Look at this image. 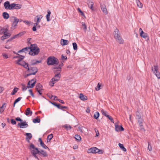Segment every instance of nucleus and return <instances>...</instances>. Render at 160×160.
<instances>
[{"label":"nucleus","mask_w":160,"mask_h":160,"mask_svg":"<svg viewBox=\"0 0 160 160\" xmlns=\"http://www.w3.org/2000/svg\"><path fill=\"white\" fill-rule=\"evenodd\" d=\"M29 49L30 50V51L29 52L28 54L32 56L37 55L39 53L40 50V49L36 44H31V46L29 47Z\"/></svg>","instance_id":"nucleus-2"},{"label":"nucleus","mask_w":160,"mask_h":160,"mask_svg":"<svg viewBox=\"0 0 160 160\" xmlns=\"http://www.w3.org/2000/svg\"><path fill=\"white\" fill-rule=\"evenodd\" d=\"M68 107H67L66 106H61L60 105V108H59V109H61L62 110H63V108L68 109Z\"/></svg>","instance_id":"nucleus-62"},{"label":"nucleus","mask_w":160,"mask_h":160,"mask_svg":"<svg viewBox=\"0 0 160 160\" xmlns=\"http://www.w3.org/2000/svg\"><path fill=\"white\" fill-rule=\"evenodd\" d=\"M53 138V135L52 134H50L49 135H48L47 138V142H50L51 139L52 138Z\"/></svg>","instance_id":"nucleus-40"},{"label":"nucleus","mask_w":160,"mask_h":160,"mask_svg":"<svg viewBox=\"0 0 160 160\" xmlns=\"http://www.w3.org/2000/svg\"><path fill=\"white\" fill-rule=\"evenodd\" d=\"M158 65H154V68L152 67V70L158 79H160V73L158 71Z\"/></svg>","instance_id":"nucleus-8"},{"label":"nucleus","mask_w":160,"mask_h":160,"mask_svg":"<svg viewBox=\"0 0 160 160\" xmlns=\"http://www.w3.org/2000/svg\"><path fill=\"white\" fill-rule=\"evenodd\" d=\"M74 138L76 140L78 141H80L81 139L80 136L78 134H76L75 135Z\"/></svg>","instance_id":"nucleus-41"},{"label":"nucleus","mask_w":160,"mask_h":160,"mask_svg":"<svg viewBox=\"0 0 160 160\" xmlns=\"http://www.w3.org/2000/svg\"><path fill=\"white\" fill-rule=\"evenodd\" d=\"M79 98L82 100L85 101L88 98L87 96L84 95L82 93H80L79 95Z\"/></svg>","instance_id":"nucleus-22"},{"label":"nucleus","mask_w":160,"mask_h":160,"mask_svg":"<svg viewBox=\"0 0 160 160\" xmlns=\"http://www.w3.org/2000/svg\"><path fill=\"white\" fill-rule=\"evenodd\" d=\"M94 130L96 133V136L98 137L99 135V132L98 130L96 128H95Z\"/></svg>","instance_id":"nucleus-58"},{"label":"nucleus","mask_w":160,"mask_h":160,"mask_svg":"<svg viewBox=\"0 0 160 160\" xmlns=\"http://www.w3.org/2000/svg\"><path fill=\"white\" fill-rule=\"evenodd\" d=\"M139 110H138L136 112V117L137 119L141 118V115Z\"/></svg>","instance_id":"nucleus-32"},{"label":"nucleus","mask_w":160,"mask_h":160,"mask_svg":"<svg viewBox=\"0 0 160 160\" xmlns=\"http://www.w3.org/2000/svg\"><path fill=\"white\" fill-rule=\"evenodd\" d=\"M18 89V88H14L13 90H12V92L11 93V94L12 95H14L15 94V93L17 92V89Z\"/></svg>","instance_id":"nucleus-44"},{"label":"nucleus","mask_w":160,"mask_h":160,"mask_svg":"<svg viewBox=\"0 0 160 160\" xmlns=\"http://www.w3.org/2000/svg\"><path fill=\"white\" fill-rule=\"evenodd\" d=\"M28 148L31 151V152L32 155L38 160L39 159L37 156V154H38L39 155L40 154H41L45 157H46L48 156L46 152L43 150H41V151L39 150L38 148H36L32 143H30L28 147Z\"/></svg>","instance_id":"nucleus-1"},{"label":"nucleus","mask_w":160,"mask_h":160,"mask_svg":"<svg viewBox=\"0 0 160 160\" xmlns=\"http://www.w3.org/2000/svg\"><path fill=\"white\" fill-rule=\"evenodd\" d=\"M18 126H19L20 128H26L28 127V125L26 121L18 123Z\"/></svg>","instance_id":"nucleus-11"},{"label":"nucleus","mask_w":160,"mask_h":160,"mask_svg":"<svg viewBox=\"0 0 160 160\" xmlns=\"http://www.w3.org/2000/svg\"><path fill=\"white\" fill-rule=\"evenodd\" d=\"M40 122V119L38 118V117H37L35 118L33 120V122L34 123H39Z\"/></svg>","instance_id":"nucleus-37"},{"label":"nucleus","mask_w":160,"mask_h":160,"mask_svg":"<svg viewBox=\"0 0 160 160\" xmlns=\"http://www.w3.org/2000/svg\"><path fill=\"white\" fill-rule=\"evenodd\" d=\"M6 27H7V28H4V32H7L8 31V25H7L6 26Z\"/></svg>","instance_id":"nucleus-63"},{"label":"nucleus","mask_w":160,"mask_h":160,"mask_svg":"<svg viewBox=\"0 0 160 160\" xmlns=\"http://www.w3.org/2000/svg\"><path fill=\"white\" fill-rule=\"evenodd\" d=\"M42 18V15H38L35 17V19H37V22L39 23L41 21V19Z\"/></svg>","instance_id":"nucleus-27"},{"label":"nucleus","mask_w":160,"mask_h":160,"mask_svg":"<svg viewBox=\"0 0 160 160\" xmlns=\"http://www.w3.org/2000/svg\"><path fill=\"white\" fill-rule=\"evenodd\" d=\"M148 148L149 151H151L152 150V149L151 145H150V143L149 142H148Z\"/></svg>","instance_id":"nucleus-55"},{"label":"nucleus","mask_w":160,"mask_h":160,"mask_svg":"<svg viewBox=\"0 0 160 160\" xmlns=\"http://www.w3.org/2000/svg\"><path fill=\"white\" fill-rule=\"evenodd\" d=\"M2 16L4 19H7L9 17V14L6 12H4L2 13Z\"/></svg>","instance_id":"nucleus-24"},{"label":"nucleus","mask_w":160,"mask_h":160,"mask_svg":"<svg viewBox=\"0 0 160 160\" xmlns=\"http://www.w3.org/2000/svg\"><path fill=\"white\" fill-rule=\"evenodd\" d=\"M47 12H48V14L46 15V17L47 21L48 22H49L50 20V14L51 13V12L50 11L49 9L48 10Z\"/></svg>","instance_id":"nucleus-23"},{"label":"nucleus","mask_w":160,"mask_h":160,"mask_svg":"<svg viewBox=\"0 0 160 160\" xmlns=\"http://www.w3.org/2000/svg\"><path fill=\"white\" fill-rule=\"evenodd\" d=\"M25 135L26 136L25 139H31L32 138V135L31 133H26Z\"/></svg>","instance_id":"nucleus-26"},{"label":"nucleus","mask_w":160,"mask_h":160,"mask_svg":"<svg viewBox=\"0 0 160 160\" xmlns=\"http://www.w3.org/2000/svg\"><path fill=\"white\" fill-rule=\"evenodd\" d=\"M105 116L107 117L111 121V122L114 123V120L111 116L108 114H107Z\"/></svg>","instance_id":"nucleus-46"},{"label":"nucleus","mask_w":160,"mask_h":160,"mask_svg":"<svg viewBox=\"0 0 160 160\" xmlns=\"http://www.w3.org/2000/svg\"><path fill=\"white\" fill-rule=\"evenodd\" d=\"M41 146L43 148L45 149H48V150H49V148L47 147L46 145L44 143L43 141H41L40 143Z\"/></svg>","instance_id":"nucleus-33"},{"label":"nucleus","mask_w":160,"mask_h":160,"mask_svg":"<svg viewBox=\"0 0 160 160\" xmlns=\"http://www.w3.org/2000/svg\"><path fill=\"white\" fill-rule=\"evenodd\" d=\"M53 69H58L57 70L54 71L55 73H59L60 74L61 71V68L59 67L58 66H55L53 68Z\"/></svg>","instance_id":"nucleus-18"},{"label":"nucleus","mask_w":160,"mask_h":160,"mask_svg":"<svg viewBox=\"0 0 160 160\" xmlns=\"http://www.w3.org/2000/svg\"><path fill=\"white\" fill-rule=\"evenodd\" d=\"M101 8L102 10V11L105 14H108V11L106 8V6L104 4L101 5Z\"/></svg>","instance_id":"nucleus-17"},{"label":"nucleus","mask_w":160,"mask_h":160,"mask_svg":"<svg viewBox=\"0 0 160 160\" xmlns=\"http://www.w3.org/2000/svg\"><path fill=\"white\" fill-rule=\"evenodd\" d=\"M138 120V123L139 124L140 127V128H142L143 127V125L142 124V122L143 121V119H142L141 118L137 119Z\"/></svg>","instance_id":"nucleus-28"},{"label":"nucleus","mask_w":160,"mask_h":160,"mask_svg":"<svg viewBox=\"0 0 160 160\" xmlns=\"http://www.w3.org/2000/svg\"><path fill=\"white\" fill-rule=\"evenodd\" d=\"M22 98V97H19L17 99H16L14 102L13 107H14L15 106V104L19 102L21 99Z\"/></svg>","instance_id":"nucleus-39"},{"label":"nucleus","mask_w":160,"mask_h":160,"mask_svg":"<svg viewBox=\"0 0 160 160\" xmlns=\"http://www.w3.org/2000/svg\"><path fill=\"white\" fill-rule=\"evenodd\" d=\"M15 120L18 121H20V122H22V120L19 117H17L15 118Z\"/></svg>","instance_id":"nucleus-59"},{"label":"nucleus","mask_w":160,"mask_h":160,"mask_svg":"<svg viewBox=\"0 0 160 160\" xmlns=\"http://www.w3.org/2000/svg\"><path fill=\"white\" fill-rule=\"evenodd\" d=\"M53 100H54L58 101L60 102L62 104H64L65 103V102L63 100L58 99V98L56 96H54V98L53 99Z\"/></svg>","instance_id":"nucleus-30"},{"label":"nucleus","mask_w":160,"mask_h":160,"mask_svg":"<svg viewBox=\"0 0 160 160\" xmlns=\"http://www.w3.org/2000/svg\"><path fill=\"white\" fill-rule=\"evenodd\" d=\"M137 6L140 8H142V4L140 1L139 0H136Z\"/></svg>","instance_id":"nucleus-36"},{"label":"nucleus","mask_w":160,"mask_h":160,"mask_svg":"<svg viewBox=\"0 0 160 160\" xmlns=\"http://www.w3.org/2000/svg\"><path fill=\"white\" fill-rule=\"evenodd\" d=\"M25 33V32H20L18 34L19 35V36L20 37L21 36H22V35H24Z\"/></svg>","instance_id":"nucleus-61"},{"label":"nucleus","mask_w":160,"mask_h":160,"mask_svg":"<svg viewBox=\"0 0 160 160\" xmlns=\"http://www.w3.org/2000/svg\"><path fill=\"white\" fill-rule=\"evenodd\" d=\"M118 145L119 147L122 149V150H123L124 152H126L127 150L126 148H125L123 145V144L119 143Z\"/></svg>","instance_id":"nucleus-34"},{"label":"nucleus","mask_w":160,"mask_h":160,"mask_svg":"<svg viewBox=\"0 0 160 160\" xmlns=\"http://www.w3.org/2000/svg\"><path fill=\"white\" fill-rule=\"evenodd\" d=\"M4 28H2L0 30V34H4Z\"/></svg>","instance_id":"nucleus-60"},{"label":"nucleus","mask_w":160,"mask_h":160,"mask_svg":"<svg viewBox=\"0 0 160 160\" xmlns=\"http://www.w3.org/2000/svg\"><path fill=\"white\" fill-rule=\"evenodd\" d=\"M14 38H13V36L11 37L9 39H8L7 41V42L11 41L13 39H14Z\"/></svg>","instance_id":"nucleus-64"},{"label":"nucleus","mask_w":160,"mask_h":160,"mask_svg":"<svg viewBox=\"0 0 160 160\" xmlns=\"http://www.w3.org/2000/svg\"><path fill=\"white\" fill-rule=\"evenodd\" d=\"M101 86V84L100 83H98V84L97 87L95 88V89L96 90L98 91L100 89V88Z\"/></svg>","instance_id":"nucleus-51"},{"label":"nucleus","mask_w":160,"mask_h":160,"mask_svg":"<svg viewBox=\"0 0 160 160\" xmlns=\"http://www.w3.org/2000/svg\"><path fill=\"white\" fill-rule=\"evenodd\" d=\"M36 79L34 78L31 80L30 81H29L28 83L27 86V88H33L36 83Z\"/></svg>","instance_id":"nucleus-10"},{"label":"nucleus","mask_w":160,"mask_h":160,"mask_svg":"<svg viewBox=\"0 0 160 160\" xmlns=\"http://www.w3.org/2000/svg\"><path fill=\"white\" fill-rule=\"evenodd\" d=\"M114 37L116 41L120 44H122L124 41L120 36V33L118 29L116 28L113 32Z\"/></svg>","instance_id":"nucleus-4"},{"label":"nucleus","mask_w":160,"mask_h":160,"mask_svg":"<svg viewBox=\"0 0 160 160\" xmlns=\"http://www.w3.org/2000/svg\"><path fill=\"white\" fill-rule=\"evenodd\" d=\"M101 112L102 113V114L104 116H106L107 114V111H105L103 109H102L101 110Z\"/></svg>","instance_id":"nucleus-50"},{"label":"nucleus","mask_w":160,"mask_h":160,"mask_svg":"<svg viewBox=\"0 0 160 160\" xmlns=\"http://www.w3.org/2000/svg\"><path fill=\"white\" fill-rule=\"evenodd\" d=\"M99 112H95L94 116H93L94 118L96 119H98V117H99Z\"/></svg>","instance_id":"nucleus-35"},{"label":"nucleus","mask_w":160,"mask_h":160,"mask_svg":"<svg viewBox=\"0 0 160 160\" xmlns=\"http://www.w3.org/2000/svg\"><path fill=\"white\" fill-rule=\"evenodd\" d=\"M115 130L117 132L124 130V128L122 126L118 125L117 123L115 124Z\"/></svg>","instance_id":"nucleus-13"},{"label":"nucleus","mask_w":160,"mask_h":160,"mask_svg":"<svg viewBox=\"0 0 160 160\" xmlns=\"http://www.w3.org/2000/svg\"><path fill=\"white\" fill-rule=\"evenodd\" d=\"M18 55L19 56V59L17 61L16 63L18 65L22 66L24 67V66L26 65H25L26 64L25 63H28L25 62L24 61H22L21 63H20V62L24 58L25 56L19 54H18Z\"/></svg>","instance_id":"nucleus-9"},{"label":"nucleus","mask_w":160,"mask_h":160,"mask_svg":"<svg viewBox=\"0 0 160 160\" xmlns=\"http://www.w3.org/2000/svg\"><path fill=\"white\" fill-rule=\"evenodd\" d=\"M55 74L54 77L51 79V80H53L54 82H58L60 80L61 75L59 73H55Z\"/></svg>","instance_id":"nucleus-12"},{"label":"nucleus","mask_w":160,"mask_h":160,"mask_svg":"<svg viewBox=\"0 0 160 160\" xmlns=\"http://www.w3.org/2000/svg\"><path fill=\"white\" fill-rule=\"evenodd\" d=\"M93 5V2L89 1V2L88 3V7L92 10H94V9L92 7Z\"/></svg>","instance_id":"nucleus-29"},{"label":"nucleus","mask_w":160,"mask_h":160,"mask_svg":"<svg viewBox=\"0 0 160 160\" xmlns=\"http://www.w3.org/2000/svg\"><path fill=\"white\" fill-rule=\"evenodd\" d=\"M29 47H26L25 48H23L22 49L19 50L18 51V53H20L21 52H25L26 53L28 52L29 49Z\"/></svg>","instance_id":"nucleus-20"},{"label":"nucleus","mask_w":160,"mask_h":160,"mask_svg":"<svg viewBox=\"0 0 160 160\" xmlns=\"http://www.w3.org/2000/svg\"><path fill=\"white\" fill-rule=\"evenodd\" d=\"M42 60H31L30 64H29V66H32L36 64L37 63L41 62Z\"/></svg>","instance_id":"nucleus-15"},{"label":"nucleus","mask_w":160,"mask_h":160,"mask_svg":"<svg viewBox=\"0 0 160 160\" xmlns=\"http://www.w3.org/2000/svg\"><path fill=\"white\" fill-rule=\"evenodd\" d=\"M78 11L80 13H81V15L82 16H83L85 18V15H84V13L81 10V9L79 8H78Z\"/></svg>","instance_id":"nucleus-49"},{"label":"nucleus","mask_w":160,"mask_h":160,"mask_svg":"<svg viewBox=\"0 0 160 160\" xmlns=\"http://www.w3.org/2000/svg\"><path fill=\"white\" fill-rule=\"evenodd\" d=\"M139 31L140 32V34L141 37L144 38H146L147 37L148 38V34L143 32L142 29L140 28L139 29Z\"/></svg>","instance_id":"nucleus-14"},{"label":"nucleus","mask_w":160,"mask_h":160,"mask_svg":"<svg viewBox=\"0 0 160 160\" xmlns=\"http://www.w3.org/2000/svg\"><path fill=\"white\" fill-rule=\"evenodd\" d=\"M32 111L30 110V108H27L25 112V114L27 116H28L29 115L31 116L32 115Z\"/></svg>","instance_id":"nucleus-19"},{"label":"nucleus","mask_w":160,"mask_h":160,"mask_svg":"<svg viewBox=\"0 0 160 160\" xmlns=\"http://www.w3.org/2000/svg\"><path fill=\"white\" fill-rule=\"evenodd\" d=\"M55 83V82H54L53 80H51L49 82V85L51 87H53L54 86V84Z\"/></svg>","instance_id":"nucleus-54"},{"label":"nucleus","mask_w":160,"mask_h":160,"mask_svg":"<svg viewBox=\"0 0 160 160\" xmlns=\"http://www.w3.org/2000/svg\"><path fill=\"white\" fill-rule=\"evenodd\" d=\"M82 26L83 27V29L84 31H86L87 30V26L85 24V23L84 22H82Z\"/></svg>","instance_id":"nucleus-52"},{"label":"nucleus","mask_w":160,"mask_h":160,"mask_svg":"<svg viewBox=\"0 0 160 160\" xmlns=\"http://www.w3.org/2000/svg\"><path fill=\"white\" fill-rule=\"evenodd\" d=\"M42 86L40 83H38L36 85L35 89L36 90H42Z\"/></svg>","instance_id":"nucleus-25"},{"label":"nucleus","mask_w":160,"mask_h":160,"mask_svg":"<svg viewBox=\"0 0 160 160\" xmlns=\"http://www.w3.org/2000/svg\"><path fill=\"white\" fill-rule=\"evenodd\" d=\"M4 37H5L6 38H8L11 36V34L9 32H4Z\"/></svg>","instance_id":"nucleus-42"},{"label":"nucleus","mask_w":160,"mask_h":160,"mask_svg":"<svg viewBox=\"0 0 160 160\" xmlns=\"http://www.w3.org/2000/svg\"><path fill=\"white\" fill-rule=\"evenodd\" d=\"M16 5V4L15 3H12L10 4V10H13L14 9V7Z\"/></svg>","instance_id":"nucleus-47"},{"label":"nucleus","mask_w":160,"mask_h":160,"mask_svg":"<svg viewBox=\"0 0 160 160\" xmlns=\"http://www.w3.org/2000/svg\"><path fill=\"white\" fill-rule=\"evenodd\" d=\"M69 43V42L68 40H65L62 39L61 40L60 43L62 46H65L67 45Z\"/></svg>","instance_id":"nucleus-21"},{"label":"nucleus","mask_w":160,"mask_h":160,"mask_svg":"<svg viewBox=\"0 0 160 160\" xmlns=\"http://www.w3.org/2000/svg\"><path fill=\"white\" fill-rule=\"evenodd\" d=\"M87 152L88 153H98L99 154H102L103 153L102 150H100L95 147H93L88 149L87 151Z\"/></svg>","instance_id":"nucleus-7"},{"label":"nucleus","mask_w":160,"mask_h":160,"mask_svg":"<svg viewBox=\"0 0 160 160\" xmlns=\"http://www.w3.org/2000/svg\"><path fill=\"white\" fill-rule=\"evenodd\" d=\"M4 6L5 9L10 10V4L9 1L5 2L4 3Z\"/></svg>","instance_id":"nucleus-16"},{"label":"nucleus","mask_w":160,"mask_h":160,"mask_svg":"<svg viewBox=\"0 0 160 160\" xmlns=\"http://www.w3.org/2000/svg\"><path fill=\"white\" fill-rule=\"evenodd\" d=\"M105 116L107 117L111 121V122L114 123V120L111 116L108 114H107Z\"/></svg>","instance_id":"nucleus-45"},{"label":"nucleus","mask_w":160,"mask_h":160,"mask_svg":"<svg viewBox=\"0 0 160 160\" xmlns=\"http://www.w3.org/2000/svg\"><path fill=\"white\" fill-rule=\"evenodd\" d=\"M9 20L12 23L10 29L12 30H13L15 29L16 27L17 26V24L19 22L18 19L15 17L12 16L10 17Z\"/></svg>","instance_id":"nucleus-6"},{"label":"nucleus","mask_w":160,"mask_h":160,"mask_svg":"<svg viewBox=\"0 0 160 160\" xmlns=\"http://www.w3.org/2000/svg\"><path fill=\"white\" fill-rule=\"evenodd\" d=\"M58 59L54 56L49 57L47 59V63L49 65H58L59 64Z\"/></svg>","instance_id":"nucleus-3"},{"label":"nucleus","mask_w":160,"mask_h":160,"mask_svg":"<svg viewBox=\"0 0 160 160\" xmlns=\"http://www.w3.org/2000/svg\"><path fill=\"white\" fill-rule=\"evenodd\" d=\"M61 59L62 60H66L67 59V58L66 56H64L63 55H61Z\"/></svg>","instance_id":"nucleus-56"},{"label":"nucleus","mask_w":160,"mask_h":160,"mask_svg":"<svg viewBox=\"0 0 160 160\" xmlns=\"http://www.w3.org/2000/svg\"><path fill=\"white\" fill-rule=\"evenodd\" d=\"M72 45L73 49L75 50H77L78 49V46L76 42L72 43Z\"/></svg>","instance_id":"nucleus-43"},{"label":"nucleus","mask_w":160,"mask_h":160,"mask_svg":"<svg viewBox=\"0 0 160 160\" xmlns=\"http://www.w3.org/2000/svg\"><path fill=\"white\" fill-rule=\"evenodd\" d=\"M62 127L64 128L67 130H70L72 128L71 126L70 125H68V124H65V125L63 126Z\"/></svg>","instance_id":"nucleus-38"},{"label":"nucleus","mask_w":160,"mask_h":160,"mask_svg":"<svg viewBox=\"0 0 160 160\" xmlns=\"http://www.w3.org/2000/svg\"><path fill=\"white\" fill-rule=\"evenodd\" d=\"M11 123L13 125L16 124L17 123L16 120H14V119H11Z\"/></svg>","instance_id":"nucleus-57"},{"label":"nucleus","mask_w":160,"mask_h":160,"mask_svg":"<svg viewBox=\"0 0 160 160\" xmlns=\"http://www.w3.org/2000/svg\"><path fill=\"white\" fill-rule=\"evenodd\" d=\"M49 102L52 105L56 107L58 109L60 108V104H57L56 102H52L50 101Z\"/></svg>","instance_id":"nucleus-31"},{"label":"nucleus","mask_w":160,"mask_h":160,"mask_svg":"<svg viewBox=\"0 0 160 160\" xmlns=\"http://www.w3.org/2000/svg\"><path fill=\"white\" fill-rule=\"evenodd\" d=\"M22 90L23 91L26 90L28 88L27 86H26L25 84H22Z\"/></svg>","instance_id":"nucleus-53"},{"label":"nucleus","mask_w":160,"mask_h":160,"mask_svg":"<svg viewBox=\"0 0 160 160\" xmlns=\"http://www.w3.org/2000/svg\"><path fill=\"white\" fill-rule=\"evenodd\" d=\"M26 65L24 66V68L27 69V71L30 72L32 75H34L38 72V69L36 67L29 66L28 63H25Z\"/></svg>","instance_id":"nucleus-5"},{"label":"nucleus","mask_w":160,"mask_h":160,"mask_svg":"<svg viewBox=\"0 0 160 160\" xmlns=\"http://www.w3.org/2000/svg\"><path fill=\"white\" fill-rule=\"evenodd\" d=\"M21 5L16 4V5L14 7V9H20L21 8Z\"/></svg>","instance_id":"nucleus-48"}]
</instances>
